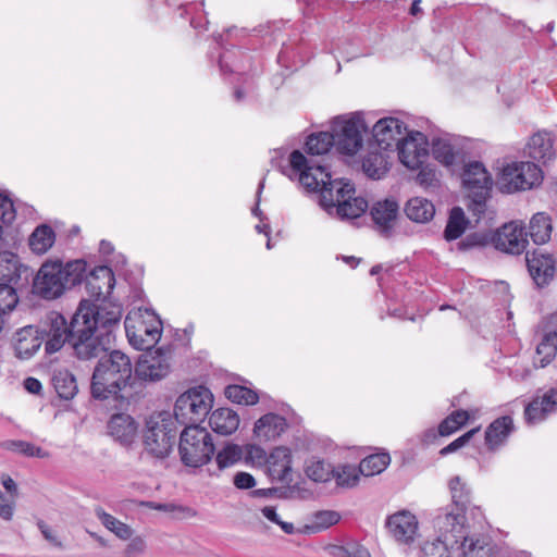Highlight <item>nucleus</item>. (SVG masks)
I'll use <instances>...</instances> for the list:
<instances>
[{
	"mask_svg": "<svg viewBox=\"0 0 557 557\" xmlns=\"http://www.w3.org/2000/svg\"><path fill=\"white\" fill-rule=\"evenodd\" d=\"M513 430V421L504 416L493 421L485 431V444L490 450H496L508 438Z\"/></svg>",
	"mask_w": 557,
	"mask_h": 557,
	"instance_id": "nucleus-28",
	"label": "nucleus"
},
{
	"mask_svg": "<svg viewBox=\"0 0 557 557\" xmlns=\"http://www.w3.org/2000/svg\"><path fill=\"white\" fill-rule=\"evenodd\" d=\"M339 520V515L335 511H320L315 515L314 523L319 530L327 529Z\"/></svg>",
	"mask_w": 557,
	"mask_h": 557,
	"instance_id": "nucleus-53",
	"label": "nucleus"
},
{
	"mask_svg": "<svg viewBox=\"0 0 557 557\" xmlns=\"http://www.w3.org/2000/svg\"><path fill=\"white\" fill-rule=\"evenodd\" d=\"M52 385L62 399H72L78 391L75 376L66 369L54 370Z\"/></svg>",
	"mask_w": 557,
	"mask_h": 557,
	"instance_id": "nucleus-33",
	"label": "nucleus"
},
{
	"mask_svg": "<svg viewBox=\"0 0 557 557\" xmlns=\"http://www.w3.org/2000/svg\"><path fill=\"white\" fill-rule=\"evenodd\" d=\"M345 557H371L369 550L359 544H348L337 548Z\"/></svg>",
	"mask_w": 557,
	"mask_h": 557,
	"instance_id": "nucleus-56",
	"label": "nucleus"
},
{
	"mask_svg": "<svg viewBox=\"0 0 557 557\" xmlns=\"http://www.w3.org/2000/svg\"><path fill=\"white\" fill-rule=\"evenodd\" d=\"M542 181V171L534 162H511L504 165L497 177L502 193L512 194L530 189Z\"/></svg>",
	"mask_w": 557,
	"mask_h": 557,
	"instance_id": "nucleus-9",
	"label": "nucleus"
},
{
	"mask_svg": "<svg viewBox=\"0 0 557 557\" xmlns=\"http://www.w3.org/2000/svg\"><path fill=\"white\" fill-rule=\"evenodd\" d=\"M1 483L9 495L12 496V498H16L18 494L17 485L15 481L8 474L1 475Z\"/></svg>",
	"mask_w": 557,
	"mask_h": 557,
	"instance_id": "nucleus-62",
	"label": "nucleus"
},
{
	"mask_svg": "<svg viewBox=\"0 0 557 557\" xmlns=\"http://www.w3.org/2000/svg\"><path fill=\"white\" fill-rule=\"evenodd\" d=\"M170 370V357L160 350H156L143 355L134 371L139 380L156 382L164 379Z\"/></svg>",
	"mask_w": 557,
	"mask_h": 557,
	"instance_id": "nucleus-14",
	"label": "nucleus"
},
{
	"mask_svg": "<svg viewBox=\"0 0 557 557\" xmlns=\"http://www.w3.org/2000/svg\"><path fill=\"white\" fill-rule=\"evenodd\" d=\"M386 528L395 541L408 545L417 535L418 520L410 511L401 510L387 518Z\"/></svg>",
	"mask_w": 557,
	"mask_h": 557,
	"instance_id": "nucleus-19",
	"label": "nucleus"
},
{
	"mask_svg": "<svg viewBox=\"0 0 557 557\" xmlns=\"http://www.w3.org/2000/svg\"><path fill=\"white\" fill-rule=\"evenodd\" d=\"M525 261L530 276L537 287L548 285L554 278L555 260L552 255L534 250L532 253L527 252Z\"/></svg>",
	"mask_w": 557,
	"mask_h": 557,
	"instance_id": "nucleus-18",
	"label": "nucleus"
},
{
	"mask_svg": "<svg viewBox=\"0 0 557 557\" xmlns=\"http://www.w3.org/2000/svg\"><path fill=\"white\" fill-rule=\"evenodd\" d=\"M372 134L377 148L387 151L400 143L407 134V127L396 117H383L373 125Z\"/></svg>",
	"mask_w": 557,
	"mask_h": 557,
	"instance_id": "nucleus-17",
	"label": "nucleus"
},
{
	"mask_svg": "<svg viewBox=\"0 0 557 557\" xmlns=\"http://www.w3.org/2000/svg\"><path fill=\"white\" fill-rule=\"evenodd\" d=\"M212 405L213 395L207 387H191L177 397L172 417L175 423L197 425L209 413Z\"/></svg>",
	"mask_w": 557,
	"mask_h": 557,
	"instance_id": "nucleus-8",
	"label": "nucleus"
},
{
	"mask_svg": "<svg viewBox=\"0 0 557 557\" xmlns=\"http://www.w3.org/2000/svg\"><path fill=\"white\" fill-rule=\"evenodd\" d=\"M332 146H334L332 133L321 132L307 138L306 151L311 156H321L329 152Z\"/></svg>",
	"mask_w": 557,
	"mask_h": 557,
	"instance_id": "nucleus-43",
	"label": "nucleus"
},
{
	"mask_svg": "<svg viewBox=\"0 0 557 557\" xmlns=\"http://www.w3.org/2000/svg\"><path fill=\"white\" fill-rule=\"evenodd\" d=\"M151 508H153L156 510H159V511L172 512L174 515H180V513H186V515H189V516H194L195 515V512L190 508L177 506V505L171 504V503H168V504H161V503L151 504Z\"/></svg>",
	"mask_w": 557,
	"mask_h": 557,
	"instance_id": "nucleus-57",
	"label": "nucleus"
},
{
	"mask_svg": "<svg viewBox=\"0 0 557 557\" xmlns=\"http://www.w3.org/2000/svg\"><path fill=\"white\" fill-rule=\"evenodd\" d=\"M107 430L115 442L129 446L138 435V423L127 413H115L108 421Z\"/></svg>",
	"mask_w": 557,
	"mask_h": 557,
	"instance_id": "nucleus-21",
	"label": "nucleus"
},
{
	"mask_svg": "<svg viewBox=\"0 0 557 557\" xmlns=\"http://www.w3.org/2000/svg\"><path fill=\"white\" fill-rule=\"evenodd\" d=\"M234 485L239 490H248L256 485L255 478L247 472H238L234 476Z\"/></svg>",
	"mask_w": 557,
	"mask_h": 557,
	"instance_id": "nucleus-58",
	"label": "nucleus"
},
{
	"mask_svg": "<svg viewBox=\"0 0 557 557\" xmlns=\"http://www.w3.org/2000/svg\"><path fill=\"white\" fill-rule=\"evenodd\" d=\"M270 476L278 482L292 481V454L287 447H275L268 457Z\"/></svg>",
	"mask_w": 557,
	"mask_h": 557,
	"instance_id": "nucleus-23",
	"label": "nucleus"
},
{
	"mask_svg": "<svg viewBox=\"0 0 557 557\" xmlns=\"http://www.w3.org/2000/svg\"><path fill=\"white\" fill-rule=\"evenodd\" d=\"M55 242V233L51 226L41 224L29 236V247L37 255L46 253Z\"/></svg>",
	"mask_w": 557,
	"mask_h": 557,
	"instance_id": "nucleus-34",
	"label": "nucleus"
},
{
	"mask_svg": "<svg viewBox=\"0 0 557 557\" xmlns=\"http://www.w3.org/2000/svg\"><path fill=\"white\" fill-rule=\"evenodd\" d=\"M86 272V262L60 259H47L34 278V290L40 297L52 300L61 297L65 290L79 284Z\"/></svg>",
	"mask_w": 557,
	"mask_h": 557,
	"instance_id": "nucleus-4",
	"label": "nucleus"
},
{
	"mask_svg": "<svg viewBox=\"0 0 557 557\" xmlns=\"http://www.w3.org/2000/svg\"><path fill=\"white\" fill-rule=\"evenodd\" d=\"M214 450L211 434L207 429L199 425H187L182 431L178 453L185 466L198 468L206 465L211 460Z\"/></svg>",
	"mask_w": 557,
	"mask_h": 557,
	"instance_id": "nucleus-7",
	"label": "nucleus"
},
{
	"mask_svg": "<svg viewBox=\"0 0 557 557\" xmlns=\"http://www.w3.org/2000/svg\"><path fill=\"white\" fill-rule=\"evenodd\" d=\"M493 244L500 251L519 255L528 245L527 233L521 224L510 222L497 230L493 237Z\"/></svg>",
	"mask_w": 557,
	"mask_h": 557,
	"instance_id": "nucleus-16",
	"label": "nucleus"
},
{
	"mask_svg": "<svg viewBox=\"0 0 557 557\" xmlns=\"http://www.w3.org/2000/svg\"><path fill=\"white\" fill-rule=\"evenodd\" d=\"M454 548L450 542L436 534V539L424 541L420 546V557H454Z\"/></svg>",
	"mask_w": 557,
	"mask_h": 557,
	"instance_id": "nucleus-39",
	"label": "nucleus"
},
{
	"mask_svg": "<svg viewBox=\"0 0 557 557\" xmlns=\"http://www.w3.org/2000/svg\"><path fill=\"white\" fill-rule=\"evenodd\" d=\"M262 515L271 522L281 527L286 534L295 533V527L290 522L282 521L274 507L265 506L261 509Z\"/></svg>",
	"mask_w": 557,
	"mask_h": 557,
	"instance_id": "nucleus-51",
	"label": "nucleus"
},
{
	"mask_svg": "<svg viewBox=\"0 0 557 557\" xmlns=\"http://www.w3.org/2000/svg\"><path fill=\"white\" fill-rule=\"evenodd\" d=\"M457 430H459V428L455 423L450 414L446 419H444L438 426V432L442 436L450 435Z\"/></svg>",
	"mask_w": 557,
	"mask_h": 557,
	"instance_id": "nucleus-60",
	"label": "nucleus"
},
{
	"mask_svg": "<svg viewBox=\"0 0 557 557\" xmlns=\"http://www.w3.org/2000/svg\"><path fill=\"white\" fill-rule=\"evenodd\" d=\"M485 238L480 234H470L463 240L458 244L460 250H467L476 246H483Z\"/></svg>",
	"mask_w": 557,
	"mask_h": 557,
	"instance_id": "nucleus-59",
	"label": "nucleus"
},
{
	"mask_svg": "<svg viewBox=\"0 0 557 557\" xmlns=\"http://www.w3.org/2000/svg\"><path fill=\"white\" fill-rule=\"evenodd\" d=\"M557 389H549L542 397L534 398L524 410L525 420L530 424L543 421L546 416L556 410Z\"/></svg>",
	"mask_w": 557,
	"mask_h": 557,
	"instance_id": "nucleus-24",
	"label": "nucleus"
},
{
	"mask_svg": "<svg viewBox=\"0 0 557 557\" xmlns=\"http://www.w3.org/2000/svg\"><path fill=\"white\" fill-rule=\"evenodd\" d=\"M287 429V421L276 413H267L259 418L253 428L255 435L260 441H274Z\"/></svg>",
	"mask_w": 557,
	"mask_h": 557,
	"instance_id": "nucleus-25",
	"label": "nucleus"
},
{
	"mask_svg": "<svg viewBox=\"0 0 557 557\" xmlns=\"http://www.w3.org/2000/svg\"><path fill=\"white\" fill-rule=\"evenodd\" d=\"M458 153L451 137H437L432 140V154L444 165H451Z\"/></svg>",
	"mask_w": 557,
	"mask_h": 557,
	"instance_id": "nucleus-36",
	"label": "nucleus"
},
{
	"mask_svg": "<svg viewBox=\"0 0 557 557\" xmlns=\"http://www.w3.org/2000/svg\"><path fill=\"white\" fill-rule=\"evenodd\" d=\"M361 472L359 471V467H355L351 465H343L338 468L334 469V478L336 480L337 485L342 487H354L357 485Z\"/></svg>",
	"mask_w": 557,
	"mask_h": 557,
	"instance_id": "nucleus-46",
	"label": "nucleus"
},
{
	"mask_svg": "<svg viewBox=\"0 0 557 557\" xmlns=\"http://www.w3.org/2000/svg\"><path fill=\"white\" fill-rule=\"evenodd\" d=\"M17 262L13 256L7 253L0 255V284H8L16 282L18 278Z\"/></svg>",
	"mask_w": 557,
	"mask_h": 557,
	"instance_id": "nucleus-49",
	"label": "nucleus"
},
{
	"mask_svg": "<svg viewBox=\"0 0 557 557\" xmlns=\"http://www.w3.org/2000/svg\"><path fill=\"white\" fill-rule=\"evenodd\" d=\"M96 517L101 523L121 540H128L133 535V530L126 523L120 521L112 515L106 512L101 507L95 509Z\"/></svg>",
	"mask_w": 557,
	"mask_h": 557,
	"instance_id": "nucleus-40",
	"label": "nucleus"
},
{
	"mask_svg": "<svg viewBox=\"0 0 557 557\" xmlns=\"http://www.w3.org/2000/svg\"><path fill=\"white\" fill-rule=\"evenodd\" d=\"M369 129L363 115L355 113L349 119H337L333 125L334 146L344 154L352 156L362 147L363 134Z\"/></svg>",
	"mask_w": 557,
	"mask_h": 557,
	"instance_id": "nucleus-11",
	"label": "nucleus"
},
{
	"mask_svg": "<svg viewBox=\"0 0 557 557\" xmlns=\"http://www.w3.org/2000/svg\"><path fill=\"white\" fill-rule=\"evenodd\" d=\"M15 498L7 496L0 491V517L7 521L11 520L14 513Z\"/></svg>",
	"mask_w": 557,
	"mask_h": 557,
	"instance_id": "nucleus-55",
	"label": "nucleus"
},
{
	"mask_svg": "<svg viewBox=\"0 0 557 557\" xmlns=\"http://www.w3.org/2000/svg\"><path fill=\"white\" fill-rule=\"evenodd\" d=\"M42 345V333L39 327L28 325L14 335V354L22 360L32 358Z\"/></svg>",
	"mask_w": 557,
	"mask_h": 557,
	"instance_id": "nucleus-22",
	"label": "nucleus"
},
{
	"mask_svg": "<svg viewBox=\"0 0 557 557\" xmlns=\"http://www.w3.org/2000/svg\"><path fill=\"white\" fill-rule=\"evenodd\" d=\"M479 431V429H472L470 430L469 432L465 433L463 435L459 436L458 438H456L455 441H453L450 444H448L447 446H445L444 448L441 449L440 454L442 456H446L450 453H454L458 449H460L461 447H463L469 441L470 438Z\"/></svg>",
	"mask_w": 557,
	"mask_h": 557,
	"instance_id": "nucleus-54",
	"label": "nucleus"
},
{
	"mask_svg": "<svg viewBox=\"0 0 557 557\" xmlns=\"http://www.w3.org/2000/svg\"><path fill=\"white\" fill-rule=\"evenodd\" d=\"M243 450L238 445H226L216 454V462L220 469L227 468L242 459Z\"/></svg>",
	"mask_w": 557,
	"mask_h": 557,
	"instance_id": "nucleus-50",
	"label": "nucleus"
},
{
	"mask_svg": "<svg viewBox=\"0 0 557 557\" xmlns=\"http://www.w3.org/2000/svg\"><path fill=\"white\" fill-rule=\"evenodd\" d=\"M176 423L169 412H158L149 417L144 433L147 453L156 458H165L171 453L176 437Z\"/></svg>",
	"mask_w": 557,
	"mask_h": 557,
	"instance_id": "nucleus-6",
	"label": "nucleus"
},
{
	"mask_svg": "<svg viewBox=\"0 0 557 557\" xmlns=\"http://www.w3.org/2000/svg\"><path fill=\"white\" fill-rule=\"evenodd\" d=\"M284 171L292 180L298 178L308 191L320 193V205L330 214L342 220L357 219L368 208L362 197H355L354 185L344 180H332L330 171L321 164L311 163L299 150H294Z\"/></svg>",
	"mask_w": 557,
	"mask_h": 557,
	"instance_id": "nucleus-1",
	"label": "nucleus"
},
{
	"mask_svg": "<svg viewBox=\"0 0 557 557\" xmlns=\"http://www.w3.org/2000/svg\"><path fill=\"white\" fill-rule=\"evenodd\" d=\"M3 447L26 457L48 458L50 456L47 450L26 441H7Z\"/></svg>",
	"mask_w": 557,
	"mask_h": 557,
	"instance_id": "nucleus-45",
	"label": "nucleus"
},
{
	"mask_svg": "<svg viewBox=\"0 0 557 557\" xmlns=\"http://www.w3.org/2000/svg\"><path fill=\"white\" fill-rule=\"evenodd\" d=\"M128 343L138 350H146L157 344L161 336L162 323L150 309L131 310L124 321Z\"/></svg>",
	"mask_w": 557,
	"mask_h": 557,
	"instance_id": "nucleus-5",
	"label": "nucleus"
},
{
	"mask_svg": "<svg viewBox=\"0 0 557 557\" xmlns=\"http://www.w3.org/2000/svg\"><path fill=\"white\" fill-rule=\"evenodd\" d=\"M211 429L221 435H230L238 429L239 417L230 408H219L209 417Z\"/></svg>",
	"mask_w": 557,
	"mask_h": 557,
	"instance_id": "nucleus-29",
	"label": "nucleus"
},
{
	"mask_svg": "<svg viewBox=\"0 0 557 557\" xmlns=\"http://www.w3.org/2000/svg\"><path fill=\"white\" fill-rule=\"evenodd\" d=\"M463 186L469 191V209L480 218L486 208V199L490 196L493 181L483 163L473 161L468 163L462 173Z\"/></svg>",
	"mask_w": 557,
	"mask_h": 557,
	"instance_id": "nucleus-10",
	"label": "nucleus"
},
{
	"mask_svg": "<svg viewBox=\"0 0 557 557\" xmlns=\"http://www.w3.org/2000/svg\"><path fill=\"white\" fill-rule=\"evenodd\" d=\"M527 154L535 161L549 160L554 154V138L548 132L535 133L527 144Z\"/></svg>",
	"mask_w": 557,
	"mask_h": 557,
	"instance_id": "nucleus-27",
	"label": "nucleus"
},
{
	"mask_svg": "<svg viewBox=\"0 0 557 557\" xmlns=\"http://www.w3.org/2000/svg\"><path fill=\"white\" fill-rule=\"evenodd\" d=\"M396 147L399 161L411 170L420 168L428 156L425 137L420 132H407Z\"/></svg>",
	"mask_w": 557,
	"mask_h": 557,
	"instance_id": "nucleus-13",
	"label": "nucleus"
},
{
	"mask_svg": "<svg viewBox=\"0 0 557 557\" xmlns=\"http://www.w3.org/2000/svg\"><path fill=\"white\" fill-rule=\"evenodd\" d=\"M417 182L419 185L425 188L434 187L438 183L437 173L430 166H423L420 169L417 175Z\"/></svg>",
	"mask_w": 557,
	"mask_h": 557,
	"instance_id": "nucleus-52",
	"label": "nucleus"
},
{
	"mask_svg": "<svg viewBox=\"0 0 557 557\" xmlns=\"http://www.w3.org/2000/svg\"><path fill=\"white\" fill-rule=\"evenodd\" d=\"M433 529L440 537L456 546L469 534L465 509L456 505L440 509L433 518Z\"/></svg>",
	"mask_w": 557,
	"mask_h": 557,
	"instance_id": "nucleus-12",
	"label": "nucleus"
},
{
	"mask_svg": "<svg viewBox=\"0 0 557 557\" xmlns=\"http://www.w3.org/2000/svg\"><path fill=\"white\" fill-rule=\"evenodd\" d=\"M454 557H493L487 543L474 535L468 534L454 548Z\"/></svg>",
	"mask_w": 557,
	"mask_h": 557,
	"instance_id": "nucleus-30",
	"label": "nucleus"
},
{
	"mask_svg": "<svg viewBox=\"0 0 557 557\" xmlns=\"http://www.w3.org/2000/svg\"><path fill=\"white\" fill-rule=\"evenodd\" d=\"M122 307L115 302L89 304L82 300L70 323L71 345L78 359L98 358L113 342V329L119 326Z\"/></svg>",
	"mask_w": 557,
	"mask_h": 557,
	"instance_id": "nucleus-2",
	"label": "nucleus"
},
{
	"mask_svg": "<svg viewBox=\"0 0 557 557\" xmlns=\"http://www.w3.org/2000/svg\"><path fill=\"white\" fill-rule=\"evenodd\" d=\"M334 469L326 461L312 457L306 463V474L314 482H329L334 478Z\"/></svg>",
	"mask_w": 557,
	"mask_h": 557,
	"instance_id": "nucleus-41",
	"label": "nucleus"
},
{
	"mask_svg": "<svg viewBox=\"0 0 557 557\" xmlns=\"http://www.w3.org/2000/svg\"><path fill=\"white\" fill-rule=\"evenodd\" d=\"M24 387L28 393L35 394V395L40 394V392L42 389V385L39 382V380L32 377V376L24 380Z\"/></svg>",
	"mask_w": 557,
	"mask_h": 557,
	"instance_id": "nucleus-63",
	"label": "nucleus"
},
{
	"mask_svg": "<svg viewBox=\"0 0 557 557\" xmlns=\"http://www.w3.org/2000/svg\"><path fill=\"white\" fill-rule=\"evenodd\" d=\"M553 225L550 218L539 212L534 214L530 221V236L536 245H543L550 239Z\"/></svg>",
	"mask_w": 557,
	"mask_h": 557,
	"instance_id": "nucleus-35",
	"label": "nucleus"
},
{
	"mask_svg": "<svg viewBox=\"0 0 557 557\" xmlns=\"http://www.w3.org/2000/svg\"><path fill=\"white\" fill-rule=\"evenodd\" d=\"M115 280L112 270L106 265L98 267L87 277L86 288L91 297L96 298L92 305L109 302L106 297L111 294L114 288Z\"/></svg>",
	"mask_w": 557,
	"mask_h": 557,
	"instance_id": "nucleus-20",
	"label": "nucleus"
},
{
	"mask_svg": "<svg viewBox=\"0 0 557 557\" xmlns=\"http://www.w3.org/2000/svg\"><path fill=\"white\" fill-rule=\"evenodd\" d=\"M404 211L409 220L417 223H426L433 219L435 207L425 198L413 197L407 201Z\"/></svg>",
	"mask_w": 557,
	"mask_h": 557,
	"instance_id": "nucleus-31",
	"label": "nucleus"
},
{
	"mask_svg": "<svg viewBox=\"0 0 557 557\" xmlns=\"http://www.w3.org/2000/svg\"><path fill=\"white\" fill-rule=\"evenodd\" d=\"M391 462L386 453L373 454L361 460L359 471L364 476H373L382 473Z\"/></svg>",
	"mask_w": 557,
	"mask_h": 557,
	"instance_id": "nucleus-42",
	"label": "nucleus"
},
{
	"mask_svg": "<svg viewBox=\"0 0 557 557\" xmlns=\"http://www.w3.org/2000/svg\"><path fill=\"white\" fill-rule=\"evenodd\" d=\"M468 225V220L460 207H454L450 210L448 221L444 231V237L447 240L459 238Z\"/></svg>",
	"mask_w": 557,
	"mask_h": 557,
	"instance_id": "nucleus-38",
	"label": "nucleus"
},
{
	"mask_svg": "<svg viewBox=\"0 0 557 557\" xmlns=\"http://www.w3.org/2000/svg\"><path fill=\"white\" fill-rule=\"evenodd\" d=\"M225 396L238 405H255L259 400L258 394L245 386L230 385L225 388Z\"/></svg>",
	"mask_w": 557,
	"mask_h": 557,
	"instance_id": "nucleus-44",
	"label": "nucleus"
},
{
	"mask_svg": "<svg viewBox=\"0 0 557 557\" xmlns=\"http://www.w3.org/2000/svg\"><path fill=\"white\" fill-rule=\"evenodd\" d=\"M389 169L388 156L385 151H369L362 160V170L367 176L380 180Z\"/></svg>",
	"mask_w": 557,
	"mask_h": 557,
	"instance_id": "nucleus-32",
	"label": "nucleus"
},
{
	"mask_svg": "<svg viewBox=\"0 0 557 557\" xmlns=\"http://www.w3.org/2000/svg\"><path fill=\"white\" fill-rule=\"evenodd\" d=\"M132 377L131 358L120 350H112L108 356L101 357L95 367L91 394L98 399H107L110 396L129 399L133 395Z\"/></svg>",
	"mask_w": 557,
	"mask_h": 557,
	"instance_id": "nucleus-3",
	"label": "nucleus"
},
{
	"mask_svg": "<svg viewBox=\"0 0 557 557\" xmlns=\"http://www.w3.org/2000/svg\"><path fill=\"white\" fill-rule=\"evenodd\" d=\"M42 333V343L47 354L59 351L66 341L71 343L70 326L63 315L59 313L49 314L45 325L39 329Z\"/></svg>",
	"mask_w": 557,
	"mask_h": 557,
	"instance_id": "nucleus-15",
	"label": "nucleus"
},
{
	"mask_svg": "<svg viewBox=\"0 0 557 557\" xmlns=\"http://www.w3.org/2000/svg\"><path fill=\"white\" fill-rule=\"evenodd\" d=\"M42 536L53 544L54 546H60L61 543L58 541V537L55 536L53 530L44 521H38L37 523Z\"/></svg>",
	"mask_w": 557,
	"mask_h": 557,
	"instance_id": "nucleus-61",
	"label": "nucleus"
},
{
	"mask_svg": "<svg viewBox=\"0 0 557 557\" xmlns=\"http://www.w3.org/2000/svg\"><path fill=\"white\" fill-rule=\"evenodd\" d=\"M248 457L251 460L257 461L258 463L265 462L267 459H268L265 451L262 448L258 447V446H250L249 447V449H248Z\"/></svg>",
	"mask_w": 557,
	"mask_h": 557,
	"instance_id": "nucleus-64",
	"label": "nucleus"
},
{
	"mask_svg": "<svg viewBox=\"0 0 557 557\" xmlns=\"http://www.w3.org/2000/svg\"><path fill=\"white\" fill-rule=\"evenodd\" d=\"M399 206L395 199L386 198L376 201L371 210L370 214L376 226L386 232L391 230L398 215Z\"/></svg>",
	"mask_w": 557,
	"mask_h": 557,
	"instance_id": "nucleus-26",
	"label": "nucleus"
},
{
	"mask_svg": "<svg viewBox=\"0 0 557 557\" xmlns=\"http://www.w3.org/2000/svg\"><path fill=\"white\" fill-rule=\"evenodd\" d=\"M557 352V332L546 333L536 347L534 363L541 368L546 367Z\"/></svg>",
	"mask_w": 557,
	"mask_h": 557,
	"instance_id": "nucleus-37",
	"label": "nucleus"
},
{
	"mask_svg": "<svg viewBox=\"0 0 557 557\" xmlns=\"http://www.w3.org/2000/svg\"><path fill=\"white\" fill-rule=\"evenodd\" d=\"M449 490L453 498L451 505L460 506L466 510V505L470 500L469 486L461 481L460 476H454L449 481Z\"/></svg>",
	"mask_w": 557,
	"mask_h": 557,
	"instance_id": "nucleus-48",
	"label": "nucleus"
},
{
	"mask_svg": "<svg viewBox=\"0 0 557 557\" xmlns=\"http://www.w3.org/2000/svg\"><path fill=\"white\" fill-rule=\"evenodd\" d=\"M0 331L2 330V325L4 323V317L11 312L18 299L15 293V289L8 284H0Z\"/></svg>",
	"mask_w": 557,
	"mask_h": 557,
	"instance_id": "nucleus-47",
	"label": "nucleus"
}]
</instances>
